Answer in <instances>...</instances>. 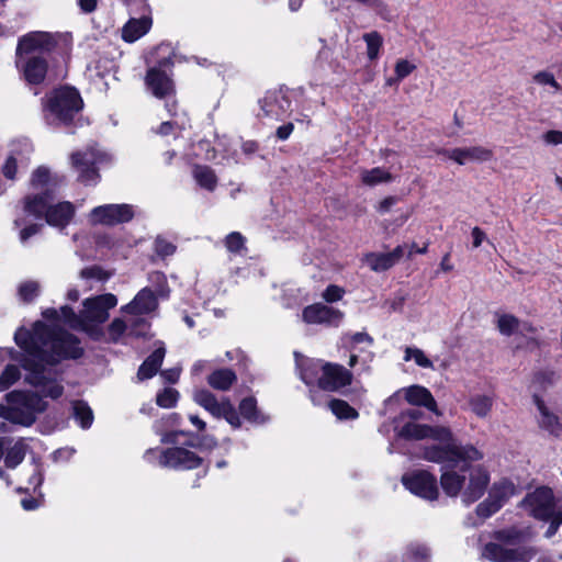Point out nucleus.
Returning <instances> with one entry per match:
<instances>
[{
  "label": "nucleus",
  "mask_w": 562,
  "mask_h": 562,
  "mask_svg": "<svg viewBox=\"0 0 562 562\" xmlns=\"http://www.w3.org/2000/svg\"><path fill=\"white\" fill-rule=\"evenodd\" d=\"M14 340L26 353L21 360V366L26 371L24 380L37 389L41 395L31 391L8 393V405L0 404V417L30 427L36 422L37 415L47 408L43 396L57 400L64 393L55 366L61 360L80 358L83 348L75 335L42 322L35 323L32 331L19 329Z\"/></svg>",
  "instance_id": "f257e3e1"
},
{
  "label": "nucleus",
  "mask_w": 562,
  "mask_h": 562,
  "mask_svg": "<svg viewBox=\"0 0 562 562\" xmlns=\"http://www.w3.org/2000/svg\"><path fill=\"white\" fill-rule=\"evenodd\" d=\"M424 413L418 408H408L400 415L401 419H409L397 431L398 437L406 440L432 439L438 445L426 446L423 449V458L429 462H449L481 460L483 453L472 445H461L446 426H429L417 424Z\"/></svg>",
  "instance_id": "f03ea898"
},
{
  "label": "nucleus",
  "mask_w": 562,
  "mask_h": 562,
  "mask_svg": "<svg viewBox=\"0 0 562 562\" xmlns=\"http://www.w3.org/2000/svg\"><path fill=\"white\" fill-rule=\"evenodd\" d=\"M473 461L458 460L453 465L449 464V462H438L447 468L441 473L440 484L443 492L450 497H457L465 482V475L458 473L456 468L461 464L460 470L463 473L469 472V484L462 493V501L465 505L477 501L484 494L490 482L488 473L482 467H471Z\"/></svg>",
  "instance_id": "7ed1b4c3"
},
{
  "label": "nucleus",
  "mask_w": 562,
  "mask_h": 562,
  "mask_svg": "<svg viewBox=\"0 0 562 562\" xmlns=\"http://www.w3.org/2000/svg\"><path fill=\"white\" fill-rule=\"evenodd\" d=\"M50 200L53 195L47 193L27 195L24 198V210L37 218L45 216L46 223L52 226L64 228L71 221L75 207L70 202L49 205Z\"/></svg>",
  "instance_id": "20e7f679"
},
{
  "label": "nucleus",
  "mask_w": 562,
  "mask_h": 562,
  "mask_svg": "<svg viewBox=\"0 0 562 562\" xmlns=\"http://www.w3.org/2000/svg\"><path fill=\"white\" fill-rule=\"evenodd\" d=\"M193 401L215 418H224L232 427L239 428L241 422L235 406L228 397L218 400L206 389L195 390Z\"/></svg>",
  "instance_id": "39448f33"
},
{
  "label": "nucleus",
  "mask_w": 562,
  "mask_h": 562,
  "mask_svg": "<svg viewBox=\"0 0 562 562\" xmlns=\"http://www.w3.org/2000/svg\"><path fill=\"white\" fill-rule=\"evenodd\" d=\"M117 299L112 293H105L86 299L82 303V330L92 331L93 325L102 324L109 318V311L115 307Z\"/></svg>",
  "instance_id": "423d86ee"
},
{
  "label": "nucleus",
  "mask_w": 562,
  "mask_h": 562,
  "mask_svg": "<svg viewBox=\"0 0 562 562\" xmlns=\"http://www.w3.org/2000/svg\"><path fill=\"white\" fill-rule=\"evenodd\" d=\"M110 160L106 153L91 147L85 151H77L71 155L72 166L79 172L80 182L90 186L95 184L99 179L97 166Z\"/></svg>",
  "instance_id": "0eeeda50"
},
{
  "label": "nucleus",
  "mask_w": 562,
  "mask_h": 562,
  "mask_svg": "<svg viewBox=\"0 0 562 562\" xmlns=\"http://www.w3.org/2000/svg\"><path fill=\"white\" fill-rule=\"evenodd\" d=\"M522 505L532 517L539 520H549L552 515L562 512L554 499L552 490L546 486L527 494Z\"/></svg>",
  "instance_id": "6e6552de"
},
{
  "label": "nucleus",
  "mask_w": 562,
  "mask_h": 562,
  "mask_svg": "<svg viewBox=\"0 0 562 562\" xmlns=\"http://www.w3.org/2000/svg\"><path fill=\"white\" fill-rule=\"evenodd\" d=\"M134 215L131 204H104L90 211L89 222L92 225L114 226L132 221Z\"/></svg>",
  "instance_id": "1a4fd4ad"
},
{
  "label": "nucleus",
  "mask_w": 562,
  "mask_h": 562,
  "mask_svg": "<svg viewBox=\"0 0 562 562\" xmlns=\"http://www.w3.org/2000/svg\"><path fill=\"white\" fill-rule=\"evenodd\" d=\"M533 547L508 548L498 541L486 543L482 550V557L492 562H516L530 559L536 555Z\"/></svg>",
  "instance_id": "9d476101"
},
{
  "label": "nucleus",
  "mask_w": 562,
  "mask_h": 562,
  "mask_svg": "<svg viewBox=\"0 0 562 562\" xmlns=\"http://www.w3.org/2000/svg\"><path fill=\"white\" fill-rule=\"evenodd\" d=\"M15 65L29 85H41L48 74V61L43 55L16 56Z\"/></svg>",
  "instance_id": "9b49d317"
},
{
  "label": "nucleus",
  "mask_w": 562,
  "mask_h": 562,
  "mask_svg": "<svg viewBox=\"0 0 562 562\" xmlns=\"http://www.w3.org/2000/svg\"><path fill=\"white\" fill-rule=\"evenodd\" d=\"M402 483L413 494L425 499L434 501L438 497L437 480L427 471H415L404 474Z\"/></svg>",
  "instance_id": "f8f14e48"
},
{
  "label": "nucleus",
  "mask_w": 562,
  "mask_h": 562,
  "mask_svg": "<svg viewBox=\"0 0 562 562\" xmlns=\"http://www.w3.org/2000/svg\"><path fill=\"white\" fill-rule=\"evenodd\" d=\"M57 44L56 37L46 32H31L19 40L16 56L43 55L50 52Z\"/></svg>",
  "instance_id": "ddd939ff"
},
{
  "label": "nucleus",
  "mask_w": 562,
  "mask_h": 562,
  "mask_svg": "<svg viewBox=\"0 0 562 562\" xmlns=\"http://www.w3.org/2000/svg\"><path fill=\"white\" fill-rule=\"evenodd\" d=\"M351 380L352 373L344 366L327 362L322 366V375L318 378L317 384L324 391L335 392L349 385Z\"/></svg>",
  "instance_id": "4468645a"
},
{
  "label": "nucleus",
  "mask_w": 562,
  "mask_h": 562,
  "mask_svg": "<svg viewBox=\"0 0 562 562\" xmlns=\"http://www.w3.org/2000/svg\"><path fill=\"white\" fill-rule=\"evenodd\" d=\"M159 464L172 469H195L202 464V459L194 452L182 448H168L160 452Z\"/></svg>",
  "instance_id": "2eb2a0df"
},
{
  "label": "nucleus",
  "mask_w": 562,
  "mask_h": 562,
  "mask_svg": "<svg viewBox=\"0 0 562 562\" xmlns=\"http://www.w3.org/2000/svg\"><path fill=\"white\" fill-rule=\"evenodd\" d=\"M344 318V313L323 303H315L304 307L302 319L306 324H322L337 327Z\"/></svg>",
  "instance_id": "dca6fc26"
},
{
  "label": "nucleus",
  "mask_w": 562,
  "mask_h": 562,
  "mask_svg": "<svg viewBox=\"0 0 562 562\" xmlns=\"http://www.w3.org/2000/svg\"><path fill=\"white\" fill-rule=\"evenodd\" d=\"M512 491L513 485L510 484H495L492 491L490 492L487 498H485L476 506L475 512L477 516L481 517L482 519H486L496 512H498L503 507L505 502L508 499Z\"/></svg>",
  "instance_id": "f3484780"
},
{
  "label": "nucleus",
  "mask_w": 562,
  "mask_h": 562,
  "mask_svg": "<svg viewBox=\"0 0 562 562\" xmlns=\"http://www.w3.org/2000/svg\"><path fill=\"white\" fill-rule=\"evenodd\" d=\"M82 108H44L43 117L48 125L71 127L83 124Z\"/></svg>",
  "instance_id": "a211bd4d"
},
{
  "label": "nucleus",
  "mask_w": 562,
  "mask_h": 562,
  "mask_svg": "<svg viewBox=\"0 0 562 562\" xmlns=\"http://www.w3.org/2000/svg\"><path fill=\"white\" fill-rule=\"evenodd\" d=\"M145 83L147 89L158 99L172 97L176 92L172 79L160 68H149Z\"/></svg>",
  "instance_id": "6ab92c4d"
},
{
  "label": "nucleus",
  "mask_w": 562,
  "mask_h": 562,
  "mask_svg": "<svg viewBox=\"0 0 562 562\" xmlns=\"http://www.w3.org/2000/svg\"><path fill=\"white\" fill-rule=\"evenodd\" d=\"M438 154L446 156L447 158L456 161L459 165H464L471 161H487L492 158L493 153L482 146L453 148V149H441Z\"/></svg>",
  "instance_id": "aec40b11"
},
{
  "label": "nucleus",
  "mask_w": 562,
  "mask_h": 562,
  "mask_svg": "<svg viewBox=\"0 0 562 562\" xmlns=\"http://www.w3.org/2000/svg\"><path fill=\"white\" fill-rule=\"evenodd\" d=\"M158 307L156 294L149 288L142 289L135 297L121 311L132 315H145L154 312Z\"/></svg>",
  "instance_id": "412c9836"
},
{
  "label": "nucleus",
  "mask_w": 562,
  "mask_h": 562,
  "mask_svg": "<svg viewBox=\"0 0 562 562\" xmlns=\"http://www.w3.org/2000/svg\"><path fill=\"white\" fill-rule=\"evenodd\" d=\"M531 82L548 94L562 92V63L557 66L555 74L550 69L536 71L531 77Z\"/></svg>",
  "instance_id": "4be33fe9"
},
{
  "label": "nucleus",
  "mask_w": 562,
  "mask_h": 562,
  "mask_svg": "<svg viewBox=\"0 0 562 562\" xmlns=\"http://www.w3.org/2000/svg\"><path fill=\"white\" fill-rule=\"evenodd\" d=\"M405 400L416 406H424L436 415L440 416L437 403L430 391L420 385H412L405 390Z\"/></svg>",
  "instance_id": "5701e85b"
},
{
  "label": "nucleus",
  "mask_w": 562,
  "mask_h": 562,
  "mask_svg": "<svg viewBox=\"0 0 562 562\" xmlns=\"http://www.w3.org/2000/svg\"><path fill=\"white\" fill-rule=\"evenodd\" d=\"M151 24V18L147 15L130 19L121 31L123 41L126 43L136 42L149 32Z\"/></svg>",
  "instance_id": "b1692460"
},
{
  "label": "nucleus",
  "mask_w": 562,
  "mask_h": 562,
  "mask_svg": "<svg viewBox=\"0 0 562 562\" xmlns=\"http://www.w3.org/2000/svg\"><path fill=\"white\" fill-rule=\"evenodd\" d=\"M530 538V531L527 528L509 527L496 530L493 539L504 543L508 548L522 547L521 544Z\"/></svg>",
  "instance_id": "393cba45"
},
{
  "label": "nucleus",
  "mask_w": 562,
  "mask_h": 562,
  "mask_svg": "<svg viewBox=\"0 0 562 562\" xmlns=\"http://www.w3.org/2000/svg\"><path fill=\"white\" fill-rule=\"evenodd\" d=\"M48 105H82V99L75 87L60 86L49 93Z\"/></svg>",
  "instance_id": "a878e982"
},
{
  "label": "nucleus",
  "mask_w": 562,
  "mask_h": 562,
  "mask_svg": "<svg viewBox=\"0 0 562 562\" xmlns=\"http://www.w3.org/2000/svg\"><path fill=\"white\" fill-rule=\"evenodd\" d=\"M166 355V349L160 342L158 346L140 364L138 368L137 376L140 381L153 378L157 371L159 370L164 358Z\"/></svg>",
  "instance_id": "bb28decb"
},
{
  "label": "nucleus",
  "mask_w": 562,
  "mask_h": 562,
  "mask_svg": "<svg viewBox=\"0 0 562 562\" xmlns=\"http://www.w3.org/2000/svg\"><path fill=\"white\" fill-rule=\"evenodd\" d=\"M535 403L540 412L539 425L542 429L549 431L554 437H560L562 434V426L559 418L551 414L544 405V402L538 396H533Z\"/></svg>",
  "instance_id": "cd10ccee"
},
{
  "label": "nucleus",
  "mask_w": 562,
  "mask_h": 562,
  "mask_svg": "<svg viewBox=\"0 0 562 562\" xmlns=\"http://www.w3.org/2000/svg\"><path fill=\"white\" fill-rule=\"evenodd\" d=\"M61 181L57 176H52L50 171L46 167H38L33 171L31 178V186L34 189H45L43 193H47L52 195L53 190L58 186Z\"/></svg>",
  "instance_id": "c85d7f7f"
},
{
  "label": "nucleus",
  "mask_w": 562,
  "mask_h": 562,
  "mask_svg": "<svg viewBox=\"0 0 562 562\" xmlns=\"http://www.w3.org/2000/svg\"><path fill=\"white\" fill-rule=\"evenodd\" d=\"M237 381L236 373L231 369H218L207 378V383L215 390L228 391Z\"/></svg>",
  "instance_id": "c756f323"
},
{
  "label": "nucleus",
  "mask_w": 562,
  "mask_h": 562,
  "mask_svg": "<svg viewBox=\"0 0 562 562\" xmlns=\"http://www.w3.org/2000/svg\"><path fill=\"white\" fill-rule=\"evenodd\" d=\"M240 415L250 423L263 424L268 418L261 414L257 408V401L255 397H246L239 403Z\"/></svg>",
  "instance_id": "7c9ffc66"
},
{
  "label": "nucleus",
  "mask_w": 562,
  "mask_h": 562,
  "mask_svg": "<svg viewBox=\"0 0 562 562\" xmlns=\"http://www.w3.org/2000/svg\"><path fill=\"white\" fill-rule=\"evenodd\" d=\"M72 415L83 429L91 427L93 423V413L86 402L75 401L72 403Z\"/></svg>",
  "instance_id": "2f4dec72"
},
{
  "label": "nucleus",
  "mask_w": 562,
  "mask_h": 562,
  "mask_svg": "<svg viewBox=\"0 0 562 562\" xmlns=\"http://www.w3.org/2000/svg\"><path fill=\"white\" fill-rule=\"evenodd\" d=\"M27 446L23 438L19 439L7 452L4 463L7 468L14 469L25 458Z\"/></svg>",
  "instance_id": "473e14b6"
},
{
  "label": "nucleus",
  "mask_w": 562,
  "mask_h": 562,
  "mask_svg": "<svg viewBox=\"0 0 562 562\" xmlns=\"http://www.w3.org/2000/svg\"><path fill=\"white\" fill-rule=\"evenodd\" d=\"M364 260L370 269L375 272L389 270L394 266L387 252H371L366 256Z\"/></svg>",
  "instance_id": "72a5a7b5"
},
{
  "label": "nucleus",
  "mask_w": 562,
  "mask_h": 562,
  "mask_svg": "<svg viewBox=\"0 0 562 562\" xmlns=\"http://www.w3.org/2000/svg\"><path fill=\"white\" fill-rule=\"evenodd\" d=\"M361 180L367 186H376L383 182H390L392 175L383 168L375 167L371 170H363L361 172Z\"/></svg>",
  "instance_id": "f704fd0d"
},
{
  "label": "nucleus",
  "mask_w": 562,
  "mask_h": 562,
  "mask_svg": "<svg viewBox=\"0 0 562 562\" xmlns=\"http://www.w3.org/2000/svg\"><path fill=\"white\" fill-rule=\"evenodd\" d=\"M328 406L339 419H356L358 417V412L346 401L335 398L328 403Z\"/></svg>",
  "instance_id": "c9c22d12"
},
{
  "label": "nucleus",
  "mask_w": 562,
  "mask_h": 562,
  "mask_svg": "<svg viewBox=\"0 0 562 562\" xmlns=\"http://www.w3.org/2000/svg\"><path fill=\"white\" fill-rule=\"evenodd\" d=\"M194 178L196 182L204 189L213 191L216 187V176L214 171L206 166H198L194 169Z\"/></svg>",
  "instance_id": "e433bc0d"
},
{
  "label": "nucleus",
  "mask_w": 562,
  "mask_h": 562,
  "mask_svg": "<svg viewBox=\"0 0 562 562\" xmlns=\"http://www.w3.org/2000/svg\"><path fill=\"white\" fill-rule=\"evenodd\" d=\"M416 69V65L408 61L407 59H398L395 64L394 72L395 77L386 79L387 86H393L408 77Z\"/></svg>",
  "instance_id": "4c0bfd02"
},
{
  "label": "nucleus",
  "mask_w": 562,
  "mask_h": 562,
  "mask_svg": "<svg viewBox=\"0 0 562 562\" xmlns=\"http://www.w3.org/2000/svg\"><path fill=\"white\" fill-rule=\"evenodd\" d=\"M363 41L367 44V56L370 60L378 58L380 48L383 44V38L380 33L372 31L363 34Z\"/></svg>",
  "instance_id": "58836bf2"
},
{
  "label": "nucleus",
  "mask_w": 562,
  "mask_h": 562,
  "mask_svg": "<svg viewBox=\"0 0 562 562\" xmlns=\"http://www.w3.org/2000/svg\"><path fill=\"white\" fill-rule=\"evenodd\" d=\"M493 401L486 395H475L470 400L472 412L477 417H486L492 409Z\"/></svg>",
  "instance_id": "ea45409f"
},
{
  "label": "nucleus",
  "mask_w": 562,
  "mask_h": 562,
  "mask_svg": "<svg viewBox=\"0 0 562 562\" xmlns=\"http://www.w3.org/2000/svg\"><path fill=\"white\" fill-rule=\"evenodd\" d=\"M430 557V550L424 544H411L405 553V562H425Z\"/></svg>",
  "instance_id": "a19ab883"
},
{
  "label": "nucleus",
  "mask_w": 562,
  "mask_h": 562,
  "mask_svg": "<svg viewBox=\"0 0 562 562\" xmlns=\"http://www.w3.org/2000/svg\"><path fill=\"white\" fill-rule=\"evenodd\" d=\"M60 318L72 329L82 330V313L76 314L70 306L60 307Z\"/></svg>",
  "instance_id": "79ce46f5"
},
{
  "label": "nucleus",
  "mask_w": 562,
  "mask_h": 562,
  "mask_svg": "<svg viewBox=\"0 0 562 562\" xmlns=\"http://www.w3.org/2000/svg\"><path fill=\"white\" fill-rule=\"evenodd\" d=\"M519 326V319L510 314H504L498 317L497 328L502 335L510 336Z\"/></svg>",
  "instance_id": "37998d69"
},
{
  "label": "nucleus",
  "mask_w": 562,
  "mask_h": 562,
  "mask_svg": "<svg viewBox=\"0 0 562 562\" xmlns=\"http://www.w3.org/2000/svg\"><path fill=\"white\" fill-rule=\"evenodd\" d=\"M20 379V370L18 366L8 364L0 375V391L9 389Z\"/></svg>",
  "instance_id": "c03bdc74"
},
{
  "label": "nucleus",
  "mask_w": 562,
  "mask_h": 562,
  "mask_svg": "<svg viewBox=\"0 0 562 562\" xmlns=\"http://www.w3.org/2000/svg\"><path fill=\"white\" fill-rule=\"evenodd\" d=\"M179 398V392L172 387H166L162 392L157 394L156 403L164 408L173 407Z\"/></svg>",
  "instance_id": "a18cd8bd"
},
{
  "label": "nucleus",
  "mask_w": 562,
  "mask_h": 562,
  "mask_svg": "<svg viewBox=\"0 0 562 562\" xmlns=\"http://www.w3.org/2000/svg\"><path fill=\"white\" fill-rule=\"evenodd\" d=\"M411 359H414L416 364L422 368H434L432 362L426 357L422 349L407 347L405 349L404 360L409 361Z\"/></svg>",
  "instance_id": "49530a36"
},
{
  "label": "nucleus",
  "mask_w": 562,
  "mask_h": 562,
  "mask_svg": "<svg viewBox=\"0 0 562 562\" xmlns=\"http://www.w3.org/2000/svg\"><path fill=\"white\" fill-rule=\"evenodd\" d=\"M40 292V284L36 281H26L19 286V296L23 302L33 301Z\"/></svg>",
  "instance_id": "de8ad7c7"
},
{
  "label": "nucleus",
  "mask_w": 562,
  "mask_h": 562,
  "mask_svg": "<svg viewBox=\"0 0 562 562\" xmlns=\"http://www.w3.org/2000/svg\"><path fill=\"white\" fill-rule=\"evenodd\" d=\"M224 244L228 251L238 254L245 249V237L238 232H233L225 237Z\"/></svg>",
  "instance_id": "09e8293b"
},
{
  "label": "nucleus",
  "mask_w": 562,
  "mask_h": 562,
  "mask_svg": "<svg viewBox=\"0 0 562 562\" xmlns=\"http://www.w3.org/2000/svg\"><path fill=\"white\" fill-rule=\"evenodd\" d=\"M126 329L127 325L122 318H114L108 327L110 340L113 342L119 341Z\"/></svg>",
  "instance_id": "8fccbe9b"
},
{
  "label": "nucleus",
  "mask_w": 562,
  "mask_h": 562,
  "mask_svg": "<svg viewBox=\"0 0 562 562\" xmlns=\"http://www.w3.org/2000/svg\"><path fill=\"white\" fill-rule=\"evenodd\" d=\"M80 277L82 279H95V280H99V281H105V280H108L110 278V273L104 271L99 266H91V267L82 269L80 271Z\"/></svg>",
  "instance_id": "3c124183"
},
{
  "label": "nucleus",
  "mask_w": 562,
  "mask_h": 562,
  "mask_svg": "<svg viewBox=\"0 0 562 562\" xmlns=\"http://www.w3.org/2000/svg\"><path fill=\"white\" fill-rule=\"evenodd\" d=\"M154 245H155L156 254L162 258L171 256L176 251V246L172 243H170L161 237H157L155 239Z\"/></svg>",
  "instance_id": "603ef678"
},
{
  "label": "nucleus",
  "mask_w": 562,
  "mask_h": 562,
  "mask_svg": "<svg viewBox=\"0 0 562 562\" xmlns=\"http://www.w3.org/2000/svg\"><path fill=\"white\" fill-rule=\"evenodd\" d=\"M345 290L336 284L328 285L322 294L327 303H334L342 299Z\"/></svg>",
  "instance_id": "864d4df0"
},
{
  "label": "nucleus",
  "mask_w": 562,
  "mask_h": 562,
  "mask_svg": "<svg viewBox=\"0 0 562 562\" xmlns=\"http://www.w3.org/2000/svg\"><path fill=\"white\" fill-rule=\"evenodd\" d=\"M474 117L468 115V111L465 108H461V110H458L454 112V124L461 128L467 124L474 123Z\"/></svg>",
  "instance_id": "5fc2aeb1"
},
{
  "label": "nucleus",
  "mask_w": 562,
  "mask_h": 562,
  "mask_svg": "<svg viewBox=\"0 0 562 562\" xmlns=\"http://www.w3.org/2000/svg\"><path fill=\"white\" fill-rule=\"evenodd\" d=\"M550 522L548 530L546 531V537L551 538L558 531L560 525L562 524V512L552 515L548 520Z\"/></svg>",
  "instance_id": "6e6d98bb"
},
{
  "label": "nucleus",
  "mask_w": 562,
  "mask_h": 562,
  "mask_svg": "<svg viewBox=\"0 0 562 562\" xmlns=\"http://www.w3.org/2000/svg\"><path fill=\"white\" fill-rule=\"evenodd\" d=\"M3 175L5 178L13 180L16 172V160L14 157L10 156L4 166H3Z\"/></svg>",
  "instance_id": "4d7b16f0"
},
{
  "label": "nucleus",
  "mask_w": 562,
  "mask_h": 562,
  "mask_svg": "<svg viewBox=\"0 0 562 562\" xmlns=\"http://www.w3.org/2000/svg\"><path fill=\"white\" fill-rule=\"evenodd\" d=\"M42 227H43V224H32V225L23 228L20 232V239H21V241L25 243L30 237H32L33 235L40 233Z\"/></svg>",
  "instance_id": "13d9d810"
},
{
  "label": "nucleus",
  "mask_w": 562,
  "mask_h": 562,
  "mask_svg": "<svg viewBox=\"0 0 562 562\" xmlns=\"http://www.w3.org/2000/svg\"><path fill=\"white\" fill-rule=\"evenodd\" d=\"M346 337H348L350 339L351 344H361V342H367L369 345L373 344V338L364 331L355 333L352 335H346Z\"/></svg>",
  "instance_id": "bf43d9fd"
},
{
  "label": "nucleus",
  "mask_w": 562,
  "mask_h": 562,
  "mask_svg": "<svg viewBox=\"0 0 562 562\" xmlns=\"http://www.w3.org/2000/svg\"><path fill=\"white\" fill-rule=\"evenodd\" d=\"M546 143L551 145L562 144V132L561 131H549L543 135Z\"/></svg>",
  "instance_id": "052dcab7"
},
{
  "label": "nucleus",
  "mask_w": 562,
  "mask_h": 562,
  "mask_svg": "<svg viewBox=\"0 0 562 562\" xmlns=\"http://www.w3.org/2000/svg\"><path fill=\"white\" fill-rule=\"evenodd\" d=\"M293 123H286L282 126H279L277 128V137L281 140H285L290 137L291 133L293 132Z\"/></svg>",
  "instance_id": "680f3d73"
},
{
  "label": "nucleus",
  "mask_w": 562,
  "mask_h": 562,
  "mask_svg": "<svg viewBox=\"0 0 562 562\" xmlns=\"http://www.w3.org/2000/svg\"><path fill=\"white\" fill-rule=\"evenodd\" d=\"M472 238H473V247L477 248L482 245L483 240L486 238L485 233L477 226L472 229Z\"/></svg>",
  "instance_id": "e2e57ef3"
},
{
  "label": "nucleus",
  "mask_w": 562,
  "mask_h": 562,
  "mask_svg": "<svg viewBox=\"0 0 562 562\" xmlns=\"http://www.w3.org/2000/svg\"><path fill=\"white\" fill-rule=\"evenodd\" d=\"M160 375L165 379V381L169 383H176L180 376L179 369H169L161 371Z\"/></svg>",
  "instance_id": "0e129e2a"
},
{
  "label": "nucleus",
  "mask_w": 562,
  "mask_h": 562,
  "mask_svg": "<svg viewBox=\"0 0 562 562\" xmlns=\"http://www.w3.org/2000/svg\"><path fill=\"white\" fill-rule=\"evenodd\" d=\"M405 249H406L405 245H398L392 251L387 252L393 265H395L396 262H398L401 260V258L405 254Z\"/></svg>",
  "instance_id": "69168bd1"
},
{
  "label": "nucleus",
  "mask_w": 562,
  "mask_h": 562,
  "mask_svg": "<svg viewBox=\"0 0 562 562\" xmlns=\"http://www.w3.org/2000/svg\"><path fill=\"white\" fill-rule=\"evenodd\" d=\"M395 203L396 199L394 196H387L380 202L378 211L381 213H385L390 211Z\"/></svg>",
  "instance_id": "338daca9"
},
{
  "label": "nucleus",
  "mask_w": 562,
  "mask_h": 562,
  "mask_svg": "<svg viewBox=\"0 0 562 562\" xmlns=\"http://www.w3.org/2000/svg\"><path fill=\"white\" fill-rule=\"evenodd\" d=\"M78 4L83 12L90 13L97 8V0H79Z\"/></svg>",
  "instance_id": "774afa93"
}]
</instances>
